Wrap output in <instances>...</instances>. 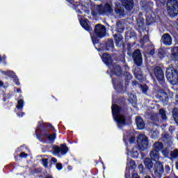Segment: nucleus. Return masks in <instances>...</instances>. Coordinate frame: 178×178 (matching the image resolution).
Listing matches in <instances>:
<instances>
[{
	"instance_id": "bb28decb",
	"label": "nucleus",
	"mask_w": 178,
	"mask_h": 178,
	"mask_svg": "<svg viewBox=\"0 0 178 178\" xmlns=\"http://www.w3.org/2000/svg\"><path fill=\"white\" fill-rule=\"evenodd\" d=\"M161 149H163V143L162 142H156L153 145V150L159 152Z\"/></svg>"
},
{
	"instance_id": "680f3d73",
	"label": "nucleus",
	"mask_w": 178,
	"mask_h": 178,
	"mask_svg": "<svg viewBox=\"0 0 178 178\" xmlns=\"http://www.w3.org/2000/svg\"><path fill=\"white\" fill-rule=\"evenodd\" d=\"M139 169H144V165L143 164H140L138 165Z\"/></svg>"
},
{
	"instance_id": "bf43d9fd",
	"label": "nucleus",
	"mask_w": 178,
	"mask_h": 178,
	"mask_svg": "<svg viewBox=\"0 0 178 178\" xmlns=\"http://www.w3.org/2000/svg\"><path fill=\"white\" fill-rule=\"evenodd\" d=\"M154 54H155V50L154 49L150 50V55H154Z\"/></svg>"
},
{
	"instance_id": "09e8293b",
	"label": "nucleus",
	"mask_w": 178,
	"mask_h": 178,
	"mask_svg": "<svg viewBox=\"0 0 178 178\" xmlns=\"http://www.w3.org/2000/svg\"><path fill=\"white\" fill-rule=\"evenodd\" d=\"M164 170L165 175H169V173H170V166H169V165H165Z\"/></svg>"
},
{
	"instance_id": "7ed1b4c3",
	"label": "nucleus",
	"mask_w": 178,
	"mask_h": 178,
	"mask_svg": "<svg viewBox=\"0 0 178 178\" xmlns=\"http://www.w3.org/2000/svg\"><path fill=\"white\" fill-rule=\"evenodd\" d=\"M120 77L121 81L118 80L116 78H112V83L116 91H118V92H122V91H123V80L127 84H129L130 83V80L133 79V76L131 74H130V72H125Z\"/></svg>"
},
{
	"instance_id": "b1692460",
	"label": "nucleus",
	"mask_w": 178,
	"mask_h": 178,
	"mask_svg": "<svg viewBox=\"0 0 178 178\" xmlns=\"http://www.w3.org/2000/svg\"><path fill=\"white\" fill-rule=\"evenodd\" d=\"M113 38L116 47H122V40H123V36L122 35V33L114 34Z\"/></svg>"
},
{
	"instance_id": "052dcab7",
	"label": "nucleus",
	"mask_w": 178,
	"mask_h": 178,
	"mask_svg": "<svg viewBox=\"0 0 178 178\" xmlns=\"http://www.w3.org/2000/svg\"><path fill=\"white\" fill-rule=\"evenodd\" d=\"M67 2H68L69 3H73V2H74V0H66Z\"/></svg>"
},
{
	"instance_id": "4468645a",
	"label": "nucleus",
	"mask_w": 178,
	"mask_h": 178,
	"mask_svg": "<svg viewBox=\"0 0 178 178\" xmlns=\"http://www.w3.org/2000/svg\"><path fill=\"white\" fill-rule=\"evenodd\" d=\"M110 72L111 74L120 77L123 74V70L122 67L116 63H113L109 66Z\"/></svg>"
},
{
	"instance_id": "6ab92c4d",
	"label": "nucleus",
	"mask_w": 178,
	"mask_h": 178,
	"mask_svg": "<svg viewBox=\"0 0 178 178\" xmlns=\"http://www.w3.org/2000/svg\"><path fill=\"white\" fill-rule=\"evenodd\" d=\"M156 98L160 99V101L163 103L168 102V101H169V96L168 95V93H166V92H165L163 90L157 94Z\"/></svg>"
},
{
	"instance_id": "f704fd0d",
	"label": "nucleus",
	"mask_w": 178,
	"mask_h": 178,
	"mask_svg": "<svg viewBox=\"0 0 178 178\" xmlns=\"http://www.w3.org/2000/svg\"><path fill=\"white\" fill-rule=\"evenodd\" d=\"M149 42V37L148 36V35H145L142 39L140 40V44H141V45H145V44H147V42Z\"/></svg>"
},
{
	"instance_id": "6e6d98bb",
	"label": "nucleus",
	"mask_w": 178,
	"mask_h": 178,
	"mask_svg": "<svg viewBox=\"0 0 178 178\" xmlns=\"http://www.w3.org/2000/svg\"><path fill=\"white\" fill-rule=\"evenodd\" d=\"M130 165H131V169H133V166H136V161H134V160H131L130 161Z\"/></svg>"
},
{
	"instance_id": "864d4df0",
	"label": "nucleus",
	"mask_w": 178,
	"mask_h": 178,
	"mask_svg": "<svg viewBox=\"0 0 178 178\" xmlns=\"http://www.w3.org/2000/svg\"><path fill=\"white\" fill-rule=\"evenodd\" d=\"M118 58H120V60L121 61V62H126V60H125V58H124V55H122V54H120L119 56H118Z\"/></svg>"
},
{
	"instance_id": "2f4dec72",
	"label": "nucleus",
	"mask_w": 178,
	"mask_h": 178,
	"mask_svg": "<svg viewBox=\"0 0 178 178\" xmlns=\"http://www.w3.org/2000/svg\"><path fill=\"white\" fill-rule=\"evenodd\" d=\"M86 9V6H83V5L78 6L76 7V13H79V15H83V13H87V10Z\"/></svg>"
},
{
	"instance_id": "338daca9",
	"label": "nucleus",
	"mask_w": 178,
	"mask_h": 178,
	"mask_svg": "<svg viewBox=\"0 0 178 178\" xmlns=\"http://www.w3.org/2000/svg\"><path fill=\"white\" fill-rule=\"evenodd\" d=\"M3 81H0V87H3Z\"/></svg>"
},
{
	"instance_id": "f257e3e1",
	"label": "nucleus",
	"mask_w": 178,
	"mask_h": 178,
	"mask_svg": "<svg viewBox=\"0 0 178 178\" xmlns=\"http://www.w3.org/2000/svg\"><path fill=\"white\" fill-rule=\"evenodd\" d=\"M79 23L84 30L90 33L93 45L99 44V38H104V37L106 35V27L104 25L101 24H96L95 26L94 32H92V28L88 24L90 21H88V19L81 18Z\"/></svg>"
},
{
	"instance_id": "0e129e2a",
	"label": "nucleus",
	"mask_w": 178,
	"mask_h": 178,
	"mask_svg": "<svg viewBox=\"0 0 178 178\" xmlns=\"http://www.w3.org/2000/svg\"><path fill=\"white\" fill-rule=\"evenodd\" d=\"M159 2H161V3H165V2H166V0H159Z\"/></svg>"
},
{
	"instance_id": "69168bd1",
	"label": "nucleus",
	"mask_w": 178,
	"mask_h": 178,
	"mask_svg": "<svg viewBox=\"0 0 178 178\" xmlns=\"http://www.w3.org/2000/svg\"><path fill=\"white\" fill-rule=\"evenodd\" d=\"M175 105L178 106V99L175 100Z\"/></svg>"
},
{
	"instance_id": "c85d7f7f",
	"label": "nucleus",
	"mask_w": 178,
	"mask_h": 178,
	"mask_svg": "<svg viewBox=\"0 0 178 178\" xmlns=\"http://www.w3.org/2000/svg\"><path fill=\"white\" fill-rule=\"evenodd\" d=\"M138 155H140V153H138V147H134L131 152V158H133L134 159H137V158H138Z\"/></svg>"
},
{
	"instance_id": "c9c22d12",
	"label": "nucleus",
	"mask_w": 178,
	"mask_h": 178,
	"mask_svg": "<svg viewBox=\"0 0 178 178\" xmlns=\"http://www.w3.org/2000/svg\"><path fill=\"white\" fill-rule=\"evenodd\" d=\"M170 157L172 159H177L178 158V149H175L174 150L171 151L170 153Z\"/></svg>"
},
{
	"instance_id": "4be33fe9",
	"label": "nucleus",
	"mask_w": 178,
	"mask_h": 178,
	"mask_svg": "<svg viewBox=\"0 0 178 178\" xmlns=\"http://www.w3.org/2000/svg\"><path fill=\"white\" fill-rule=\"evenodd\" d=\"M152 161L154 160L151 159L149 157H146L144 159L143 163L145 165V168L147 169V170H150L154 168V162Z\"/></svg>"
},
{
	"instance_id": "a19ab883",
	"label": "nucleus",
	"mask_w": 178,
	"mask_h": 178,
	"mask_svg": "<svg viewBox=\"0 0 178 178\" xmlns=\"http://www.w3.org/2000/svg\"><path fill=\"white\" fill-rule=\"evenodd\" d=\"M140 90L143 94H147L148 92V86L147 85H141Z\"/></svg>"
},
{
	"instance_id": "0eeeda50",
	"label": "nucleus",
	"mask_w": 178,
	"mask_h": 178,
	"mask_svg": "<svg viewBox=\"0 0 178 178\" xmlns=\"http://www.w3.org/2000/svg\"><path fill=\"white\" fill-rule=\"evenodd\" d=\"M99 51H108V52H113L115 51V44L113 39H108L104 40L99 44Z\"/></svg>"
},
{
	"instance_id": "412c9836",
	"label": "nucleus",
	"mask_w": 178,
	"mask_h": 178,
	"mask_svg": "<svg viewBox=\"0 0 178 178\" xmlns=\"http://www.w3.org/2000/svg\"><path fill=\"white\" fill-rule=\"evenodd\" d=\"M136 42H134L132 44L131 43H121V47H122V52L124 54L127 51V55H129V52L131 51V47H134Z\"/></svg>"
},
{
	"instance_id": "5fc2aeb1",
	"label": "nucleus",
	"mask_w": 178,
	"mask_h": 178,
	"mask_svg": "<svg viewBox=\"0 0 178 178\" xmlns=\"http://www.w3.org/2000/svg\"><path fill=\"white\" fill-rule=\"evenodd\" d=\"M26 113L24 112L19 111L17 115L18 118H23Z\"/></svg>"
},
{
	"instance_id": "a18cd8bd",
	"label": "nucleus",
	"mask_w": 178,
	"mask_h": 178,
	"mask_svg": "<svg viewBox=\"0 0 178 178\" xmlns=\"http://www.w3.org/2000/svg\"><path fill=\"white\" fill-rule=\"evenodd\" d=\"M158 57L160 59H163V58H165V51H163V50H159L158 52Z\"/></svg>"
},
{
	"instance_id": "4d7b16f0",
	"label": "nucleus",
	"mask_w": 178,
	"mask_h": 178,
	"mask_svg": "<svg viewBox=\"0 0 178 178\" xmlns=\"http://www.w3.org/2000/svg\"><path fill=\"white\" fill-rule=\"evenodd\" d=\"M6 60V56H3L0 55V63L2 62V60Z\"/></svg>"
},
{
	"instance_id": "603ef678",
	"label": "nucleus",
	"mask_w": 178,
	"mask_h": 178,
	"mask_svg": "<svg viewBox=\"0 0 178 178\" xmlns=\"http://www.w3.org/2000/svg\"><path fill=\"white\" fill-rule=\"evenodd\" d=\"M135 141H136V137L134 136H131L129 139V144H134Z\"/></svg>"
},
{
	"instance_id": "e433bc0d",
	"label": "nucleus",
	"mask_w": 178,
	"mask_h": 178,
	"mask_svg": "<svg viewBox=\"0 0 178 178\" xmlns=\"http://www.w3.org/2000/svg\"><path fill=\"white\" fill-rule=\"evenodd\" d=\"M23 106H24V101H23V99L18 100L16 106L17 109L22 111L23 109Z\"/></svg>"
},
{
	"instance_id": "9d476101",
	"label": "nucleus",
	"mask_w": 178,
	"mask_h": 178,
	"mask_svg": "<svg viewBox=\"0 0 178 178\" xmlns=\"http://www.w3.org/2000/svg\"><path fill=\"white\" fill-rule=\"evenodd\" d=\"M48 129H51V130H54L55 127L52 126V124L49 123H44V124H41V122H38V125L36 127V131H40L41 135L43 137H45L47 134H48Z\"/></svg>"
},
{
	"instance_id": "8fccbe9b",
	"label": "nucleus",
	"mask_w": 178,
	"mask_h": 178,
	"mask_svg": "<svg viewBox=\"0 0 178 178\" xmlns=\"http://www.w3.org/2000/svg\"><path fill=\"white\" fill-rule=\"evenodd\" d=\"M137 22L139 24V27H141V26H144V18H140L138 19Z\"/></svg>"
},
{
	"instance_id": "37998d69",
	"label": "nucleus",
	"mask_w": 178,
	"mask_h": 178,
	"mask_svg": "<svg viewBox=\"0 0 178 178\" xmlns=\"http://www.w3.org/2000/svg\"><path fill=\"white\" fill-rule=\"evenodd\" d=\"M163 156H169V152H170V150H169V148L168 147H165L164 148L162 151H161Z\"/></svg>"
},
{
	"instance_id": "72a5a7b5",
	"label": "nucleus",
	"mask_w": 178,
	"mask_h": 178,
	"mask_svg": "<svg viewBox=\"0 0 178 178\" xmlns=\"http://www.w3.org/2000/svg\"><path fill=\"white\" fill-rule=\"evenodd\" d=\"M159 114L163 120H166L168 119V116H166V111L163 108L159 109Z\"/></svg>"
},
{
	"instance_id": "473e14b6",
	"label": "nucleus",
	"mask_w": 178,
	"mask_h": 178,
	"mask_svg": "<svg viewBox=\"0 0 178 178\" xmlns=\"http://www.w3.org/2000/svg\"><path fill=\"white\" fill-rule=\"evenodd\" d=\"M44 137L48 139V141L50 143H55V140H56V134L53 133L51 134H47Z\"/></svg>"
},
{
	"instance_id": "cd10ccee",
	"label": "nucleus",
	"mask_w": 178,
	"mask_h": 178,
	"mask_svg": "<svg viewBox=\"0 0 178 178\" xmlns=\"http://www.w3.org/2000/svg\"><path fill=\"white\" fill-rule=\"evenodd\" d=\"M134 76L136 79L139 81H143L144 80V75L143 74V72H141V70H135Z\"/></svg>"
},
{
	"instance_id": "f03ea898",
	"label": "nucleus",
	"mask_w": 178,
	"mask_h": 178,
	"mask_svg": "<svg viewBox=\"0 0 178 178\" xmlns=\"http://www.w3.org/2000/svg\"><path fill=\"white\" fill-rule=\"evenodd\" d=\"M113 118L117 123L118 129H123V126H126V115L120 114L122 107L115 104L111 106Z\"/></svg>"
},
{
	"instance_id": "dca6fc26",
	"label": "nucleus",
	"mask_w": 178,
	"mask_h": 178,
	"mask_svg": "<svg viewBox=\"0 0 178 178\" xmlns=\"http://www.w3.org/2000/svg\"><path fill=\"white\" fill-rule=\"evenodd\" d=\"M122 3V6L126 9L128 12L133 10L134 8V0H121Z\"/></svg>"
},
{
	"instance_id": "39448f33",
	"label": "nucleus",
	"mask_w": 178,
	"mask_h": 178,
	"mask_svg": "<svg viewBox=\"0 0 178 178\" xmlns=\"http://www.w3.org/2000/svg\"><path fill=\"white\" fill-rule=\"evenodd\" d=\"M136 143L138 147V151H145V149H147L149 145L148 137H147V136L145 134L138 135Z\"/></svg>"
},
{
	"instance_id": "ea45409f",
	"label": "nucleus",
	"mask_w": 178,
	"mask_h": 178,
	"mask_svg": "<svg viewBox=\"0 0 178 178\" xmlns=\"http://www.w3.org/2000/svg\"><path fill=\"white\" fill-rule=\"evenodd\" d=\"M5 76H8L10 79L16 77V74L13 71H7L4 73Z\"/></svg>"
},
{
	"instance_id": "aec40b11",
	"label": "nucleus",
	"mask_w": 178,
	"mask_h": 178,
	"mask_svg": "<svg viewBox=\"0 0 178 178\" xmlns=\"http://www.w3.org/2000/svg\"><path fill=\"white\" fill-rule=\"evenodd\" d=\"M135 122L138 127V130H143L145 127V122H144L143 118L137 116L136 118Z\"/></svg>"
},
{
	"instance_id": "20e7f679",
	"label": "nucleus",
	"mask_w": 178,
	"mask_h": 178,
	"mask_svg": "<svg viewBox=\"0 0 178 178\" xmlns=\"http://www.w3.org/2000/svg\"><path fill=\"white\" fill-rule=\"evenodd\" d=\"M153 72L160 86L163 88H166L168 87V85H166V82L165 81V74L163 73L162 67L156 66L154 68Z\"/></svg>"
},
{
	"instance_id": "c03bdc74",
	"label": "nucleus",
	"mask_w": 178,
	"mask_h": 178,
	"mask_svg": "<svg viewBox=\"0 0 178 178\" xmlns=\"http://www.w3.org/2000/svg\"><path fill=\"white\" fill-rule=\"evenodd\" d=\"M35 134L38 140H39V141H40V143H42V138L41 137H44V136L41 134V133L38 134V132H37V130L35 129Z\"/></svg>"
},
{
	"instance_id": "f8f14e48",
	"label": "nucleus",
	"mask_w": 178,
	"mask_h": 178,
	"mask_svg": "<svg viewBox=\"0 0 178 178\" xmlns=\"http://www.w3.org/2000/svg\"><path fill=\"white\" fill-rule=\"evenodd\" d=\"M132 58L136 66L138 67L143 66V54H141V50L138 49H135L132 54Z\"/></svg>"
},
{
	"instance_id": "58836bf2",
	"label": "nucleus",
	"mask_w": 178,
	"mask_h": 178,
	"mask_svg": "<svg viewBox=\"0 0 178 178\" xmlns=\"http://www.w3.org/2000/svg\"><path fill=\"white\" fill-rule=\"evenodd\" d=\"M142 8H143V10H145L146 13H148V12H152L151 6H148V3L143 4Z\"/></svg>"
},
{
	"instance_id": "9b49d317",
	"label": "nucleus",
	"mask_w": 178,
	"mask_h": 178,
	"mask_svg": "<svg viewBox=\"0 0 178 178\" xmlns=\"http://www.w3.org/2000/svg\"><path fill=\"white\" fill-rule=\"evenodd\" d=\"M97 12L99 15H106V13L111 15V13H113V8L109 3H105L104 5L100 4L97 6Z\"/></svg>"
},
{
	"instance_id": "a878e982",
	"label": "nucleus",
	"mask_w": 178,
	"mask_h": 178,
	"mask_svg": "<svg viewBox=\"0 0 178 178\" xmlns=\"http://www.w3.org/2000/svg\"><path fill=\"white\" fill-rule=\"evenodd\" d=\"M171 113H172V119H173L174 122L178 126V108L177 107L173 108L171 111Z\"/></svg>"
},
{
	"instance_id": "4c0bfd02",
	"label": "nucleus",
	"mask_w": 178,
	"mask_h": 178,
	"mask_svg": "<svg viewBox=\"0 0 178 178\" xmlns=\"http://www.w3.org/2000/svg\"><path fill=\"white\" fill-rule=\"evenodd\" d=\"M152 23H154V17H152V15L150 17L147 16L146 17V25L151 26Z\"/></svg>"
},
{
	"instance_id": "423d86ee",
	"label": "nucleus",
	"mask_w": 178,
	"mask_h": 178,
	"mask_svg": "<svg viewBox=\"0 0 178 178\" xmlns=\"http://www.w3.org/2000/svg\"><path fill=\"white\" fill-rule=\"evenodd\" d=\"M167 10L172 17H175L178 15V1L177 0H168Z\"/></svg>"
},
{
	"instance_id": "1a4fd4ad",
	"label": "nucleus",
	"mask_w": 178,
	"mask_h": 178,
	"mask_svg": "<svg viewBox=\"0 0 178 178\" xmlns=\"http://www.w3.org/2000/svg\"><path fill=\"white\" fill-rule=\"evenodd\" d=\"M165 77L170 83H176L178 80V72L175 68H167Z\"/></svg>"
},
{
	"instance_id": "ddd939ff",
	"label": "nucleus",
	"mask_w": 178,
	"mask_h": 178,
	"mask_svg": "<svg viewBox=\"0 0 178 178\" xmlns=\"http://www.w3.org/2000/svg\"><path fill=\"white\" fill-rule=\"evenodd\" d=\"M153 170L154 172V175L156 178L162 177L165 172V168H163V163H161L160 161H156L154 165Z\"/></svg>"
},
{
	"instance_id": "a211bd4d",
	"label": "nucleus",
	"mask_w": 178,
	"mask_h": 178,
	"mask_svg": "<svg viewBox=\"0 0 178 178\" xmlns=\"http://www.w3.org/2000/svg\"><path fill=\"white\" fill-rule=\"evenodd\" d=\"M161 41L164 45H172V36L169 33H164L161 37Z\"/></svg>"
},
{
	"instance_id": "13d9d810",
	"label": "nucleus",
	"mask_w": 178,
	"mask_h": 178,
	"mask_svg": "<svg viewBox=\"0 0 178 178\" xmlns=\"http://www.w3.org/2000/svg\"><path fill=\"white\" fill-rule=\"evenodd\" d=\"M51 162H53V163H56V162H58V159H56L55 157H52Z\"/></svg>"
},
{
	"instance_id": "79ce46f5",
	"label": "nucleus",
	"mask_w": 178,
	"mask_h": 178,
	"mask_svg": "<svg viewBox=\"0 0 178 178\" xmlns=\"http://www.w3.org/2000/svg\"><path fill=\"white\" fill-rule=\"evenodd\" d=\"M27 158V156H29V154H26V152H22L19 154V155H17L15 156V159H17V158Z\"/></svg>"
},
{
	"instance_id": "f3484780",
	"label": "nucleus",
	"mask_w": 178,
	"mask_h": 178,
	"mask_svg": "<svg viewBox=\"0 0 178 178\" xmlns=\"http://www.w3.org/2000/svg\"><path fill=\"white\" fill-rule=\"evenodd\" d=\"M170 60L173 62H178V47H173L171 48Z\"/></svg>"
},
{
	"instance_id": "e2e57ef3",
	"label": "nucleus",
	"mask_w": 178,
	"mask_h": 178,
	"mask_svg": "<svg viewBox=\"0 0 178 178\" xmlns=\"http://www.w3.org/2000/svg\"><path fill=\"white\" fill-rule=\"evenodd\" d=\"M134 102V100L133 99V98L129 97V102H131V104H133V102Z\"/></svg>"
},
{
	"instance_id": "7c9ffc66",
	"label": "nucleus",
	"mask_w": 178,
	"mask_h": 178,
	"mask_svg": "<svg viewBox=\"0 0 178 178\" xmlns=\"http://www.w3.org/2000/svg\"><path fill=\"white\" fill-rule=\"evenodd\" d=\"M115 15H118V16H122V17L124 16V8H122V6L117 7L115 8Z\"/></svg>"
},
{
	"instance_id": "49530a36",
	"label": "nucleus",
	"mask_w": 178,
	"mask_h": 178,
	"mask_svg": "<svg viewBox=\"0 0 178 178\" xmlns=\"http://www.w3.org/2000/svg\"><path fill=\"white\" fill-rule=\"evenodd\" d=\"M42 165L44 168H48V159H42Z\"/></svg>"
},
{
	"instance_id": "3c124183",
	"label": "nucleus",
	"mask_w": 178,
	"mask_h": 178,
	"mask_svg": "<svg viewBox=\"0 0 178 178\" xmlns=\"http://www.w3.org/2000/svg\"><path fill=\"white\" fill-rule=\"evenodd\" d=\"M56 168L58 170H62L63 169V165L61 163H58L56 165Z\"/></svg>"
},
{
	"instance_id": "de8ad7c7",
	"label": "nucleus",
	"mask_w": 178,
	"mask_h": 178,
	"mask_svg": "<svg viewBox=\"0 0 178 178\" xmlns=\"http://www.w3.org/2000/svg\"><path fill=\"white\" fill-rule=\"evenodd\" d=\"M13 79L16 86H20V81H19V78L17 75H15V76L13 78Z\"/></svg>"
},
{
	"instance_id": "2eb2a0df",
	"label": "nucleus",
	"mask_w": 178,
	"mask_h": 178,
	"mask_svg": "<svg viewBox=\"0 0 178 178\" xmlns=\"http://www.w3.org/2000/svg\"><path fill=\"white\" fill-rule=\"evenodd\" d=\"M102 61L106 66H111L113 64V59H112V56L108 53H104L102 56Z\"/></svg>"
},
{
	"instance_id": "774afa93",
	"label": "nucleus",
	"mask_w": 178,
	"mask_h": 178,
	"mask_svg": "<svg viewBox=\"0 0 178 178\" xmlns=\"http://www.w3.org/2000/svg\"><path fill=\"white\" fill-rule=\"evenodd\" d=\"M125 178H130V175L125 174Z\"/></svg>"
},
{
	"instance_id": "393cba45",
	"label": "nucleus",
	"mask_w": 178,
	"mask_h": 178,
	"mask_svg": "<svg viewBox=\"0 0 178 178\" xmlns=\"http://www.w3.org/2000/svg\"><path fill=\"white\" fill-rule=\"evenodd\" d=\"M162 141L164 144L170 145V144H172V136H170L168 133H165L162 136Z\"/></svg>"
},
{
	"instance_id": "c756f323",
	"label": "nucleus",
	"mask_w": 178,
	"mask_h": 178,
	"mask_svg": "<svg viewBox=\"0 0 178 178\" xmlns=\"http://www.w3.org/2000/svg\"><path fill=\"white\" fill-rule=\"evenodd\" d=\"M116 31L118 33H122L124 31V26H123V23H122V22H117Z\"/></svg>"
},
{
	"instance_id": "6e6552de",
	"label": "nucleus",
	"mask_w": 178,
	"mask_h": 178,
	"mask_svg": "<svg viewBox=\"0 0 178 178\" xmlns=\"http://www.w3.org/2000/svg\"><path fill=\"white\" fill-rule=\"evenodd\" d=\"M52 150L54 155L65 156L69 152V147L65 144H61L60 146L54 145L52 146Z\"/></svg>"
},
{
	"instance_id": "5701e85b",
	"label": "nucleus",
	"mask_w": 178,
	"mask_h": 178,
	"mask_svg": "<svg viewBox=\"0 0 178 178\" xmlns=\"http://www.w3.org/2000/svg\"><path fill=\"white\" fill-rule=\"evenodd\" d=\"M149 156L152 161H154V162H159V158H161L159 156V152L152 149L149 153Z\"/></svg>"
}]
</instances>
